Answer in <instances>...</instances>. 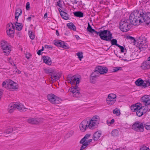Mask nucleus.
<instances>
[{
    "mask_svg": "<svg viewBox=\"0 0 150 150\" xmlns=\"http://www.w3.org/2000/svg\"><path fill=\"white\" fill-rule=\"evenodd\" d=\"M149 61L148 60L142 63L141 65V67L144 70L149 69L150 68V63L149 62Z\"/></svg>",
    "mask_w": 150,
    "mask_h": 150,
    "instance_id": "20",
    "label": "nucleus"
},
{
    "mask_svg": "<svg viewBox=\"0 0 150 150\" xmlns=\"http://www.w3.org/2000/svg\"><path fill=\"white\" fill-rule=\"evenodd\" d=\"M108 71V68L105 67L98 66L96 67L94 71L98 75L100 74H103L106 73Z\"/></svg>",
    "mask_w": 150,
    "mask_h": 150,
    "instance_id": "13",
    "label": "nucleus"
},
{
    "mask_svg": "<svg viewBox=\"0 0 150 150\" xmlns=\"http://www.w3.org/2000/svg\"><path fill=\"white\" fill-rule=\"evenodd\" d=\"M147 16L148 17V19L150 20V13L149 12H147Z\"/></svg>",
    "mask_w": 150,
    "mask_h": 150,
    "instance_id": "59",
    "label": "nucleus"
},
{
    "mask_svg": "<svg viewBox=\"0 0 150 150\" xmlns=\"http://www.w3.org/2000/svg\"><path fill=\"white\" fill-rule=\"evenodd\" d=\"M77 55L80 61H81V59L83 58L82 52H79L77 53Z\"/></svg>",
    "mask_w": 150,
    "mask_h": 150,
    "instance_id": "36",
    "label": "nucleus"
},
{
    "mask_svg": "<svg viewBox=\"0 0 150 150\" xmlns=\"http://www.w3.org/2000/svg\"><path fill=\"white\" fill-rule=\"evenodd\" d=\"M14 31H13V33L12 34L11 33V32H10L9 33H7L8 35L10 37H13L14 36Z\"/></svg>",
    "mask_w": 150,
    "mask_h": 150,
    "instance_id": "50",
    "label": "nucleus"
},
{
    "mask_svg": "<svg viewBox=\"0 0 150 150\" xmlns=\"http://www.w3.org/2000/svg\"><path fill=\"white\" fill-rule=\"evenodd\" d=\"M30 3L29 2H28L26 3V8L27 10H28L30 8Z\"/></svg>",
    "mask_w": 150,
    "mask_h": 150,
    "instance_id": "53",
    "label": "nucleus"
},
{
    "mask_svg": "<svg viewBox=\"0 0 150 150\" xmlns=\"http://www.w3.org/2000/svg\"><path fill=\"white\" fill-rule=\"evenodd\" d=\"M113 112L114 114H116L117 115H119L120 113V110L117 108L113 110Z\"/></svg>",
    "mask_w": 150,
    "mask_h": 150,
    "instance_id": "37",
    "label": "nucleus"
},
{
    "mask_svg": "<svg viewBox=\"0 0 150 150\" xmlns=\"http://www.w3.org/2000/svg\"><path fill=\"white\" fill-rule=\"evenodd\" d=\"M116 96L115 94L110 93L109 94L106 99L107 103L110 105L114 104L116 101Z\"/></svg>",
    "mask_w": 150,
    "mask_h": 150,
    "instance_id": "11",
    "label": "nucleus"
},
{
    "mask_svg": "<svg viewBox=\"0 0 150 150\" xmlns=\"http://www.w3.org/2000/svg\"><path fill=\"white\" fill-rule=\"evenodd\" d=\"M142 102L144 106H147L150 104V96L149 95H145L143 96L141 98Z\"/></svg>",
    "mask_w": 150,
    "mask_h": 150,
    "instance_id": "15",
    "label": "nucleus"
},
{
    "mask_svg": "<svg viewBox=\"0 0 150 150\" xmlns=\"http://www.w3.org/2000/svg\"><path fill=\"white\" fill-rule=\"evenodd\" d=\"M3 51V52L4 53L5 55H8L11 51L10 47L8 46H7L5 47L4 48H2Z\"/></svg>",
    "mask_w": 150,
    "mask_h": 150,
    "instance_id": "25",
    "label": "nucleus"
},
{
    "mask_svg": "<svg viewBox=\"0 0 150 150\" xmlns=\"http://www.w3.org/2000/svg\"><path fill=\"white\" fill-rule=\"evenodd\" d=\"M90 134H86L85 137H84V139H85L87 140V139H88L89 137L90 136Z\"/></svg>",
    "mask_w": 150,
    "mask_h": 150,
    "instance_id": "57",
    "label": "nucleus"
},
{
    "mask_svg": "<svg viewBox=\"0 0 150 150\" xmlns=\"http://www.w3.org/2000/svg\"><path fill=\"white\" fill-rule=\"evenodd\" d=\"M98 76V75L95 73L94 71L91 75L90 78V81L91 83H94L95 82L96 78Z\"/></svg>",
    "mask_w": 150,
    "mask_h": 150,
    "instance_id": "22",
    "label": "nucleus"
},
{
    "mask_svg": "<svg viewBox=\"0 0 150 150\" xmlns=\"http://www.w3.org/2000/svg\"><path fill=\"white\" fill-rule=\"evenodd\" d=\"M127 38L132 40H133L134 42L135 41V40L134 38L131 36H128L127 37Z\"/></svg>",
    "mask_w": 150,
    "mask_h": 150,
    "instance_id": "54",
    "label": "nucleus"
},
{
    "mask_svg": "<svg viewBox=\"0 0 150 150\" xmlns=\"http://www.w3.org/2000/svg\"><path fill=\"white\" fill-rule=\"evenodd\" d=\"M101 135V133L99 132H95L93 135V139L94 140H97L100 138Z\"/></svg>",
    "mask_w": 150,
    "mask_h": 150,
    "instance_id": "26",
    "label": "nucleus"
},
{
    "mask_svg": "<svg viewBox=\"0 0 150 150\" xmlns=\"http://www.w3.org/2000/svg\"><path fill=\"white\" fill-rule=\"evenodd\" d=\"M90 126L92 127V126L88 120L87 119L83 121L80 124L79 126L80 129L82 132L85 131L88 128L91 129H94L93 127H91Z\"/></svg>",
    "mask_w": 150,
    "mask_h": 150,
    "instance_id": "7",
    "label": "nucleus"
},
{
    "mask_svg": "<svg viewBox=\"0 0 150 150\" xmlns=\"http://www.w3.org/2000/svg\"><path fill=\"white\" fill-rule=\"evenodd\" d=\"M147 42V40L144 37H140L138 39V42H140L139 46L140 49H141V48H143L142 47L143 45H145V44Z\"/></svg>",
    "mask_w": 150,
    "mask_h": 150,
    "instance_id": "18",
    "label": "nucleus"
},
{
    "mask_svg": "<svg viewBox=\"0 0 150 150\" xmlns=\"http://www.w3.org/2000/svg\"><path fill=\"white\" fill-rule=\"evenodd\" d=\"M47 13H46L45 14H44V18H47Z\"/></svg>",
    "mask_w": 150,
    "mask_h": 150,
    "instance_id": "63",
    "label": "nucleus"
},
{
    "mask_svg": "<svg viewBox=\"0 0 150 150\" xmlns=\"http://www.w3.org/2000/svg\"><path fill=\"white\" fill-rule=\"evenodd\" d=\"M61 42L59 40L55 41L54 44L57 46L60 47L61 46Z\"/></svg>",
    "mask_w": 150,
    "mask_h": 150,
    "instance_id": "45",
    "label": "nucleus"
},
{
    "mask_svg": "<svg viewBox=\"0 0 150 150\" xmlns=\"http://www.w3.org/2000/svg\"><path fill=\"white\" fill-rule=\"evenodd\" d=\"M140 150H150V149L144 145H143L140 148Z\"/></svg>",
    "mask_w": 150,
    "mask_h": 150,
    "instance_id": "44",
    "label": "nucleus"
},
{
    "mask_svg": "<svg viewBox=\"0 0 150 150\" xmlns=\"http://www.w3.org/2000/svg\"><path fill=\"white\" fill-rule=\"evenodd\" d=\"M61 0H59V1L57 2V5L59 6V7L62 8V4H61Z\"/></svg>",
    "mask_w": 150,
    "mask_h": 150,
    "instance_id": "51",
    "label": "nucleus"
},
{
    "mask_svg": "<svg viewBox=\"0 0 150 150\" xmlns=\"http://www.w3.org/2000/svg\"><path fill=\"white\" fill-rule=\"evenodd\" d=\"M86 142V139H84V137H83V139H82L80 141V144H84V143Z\"/></svg>",
    "mask_w": 150,
    "mask_h": 150,
    "instance_id": "52",
    "label": "nucleus"
},
{
    "mask_svg": "<svg viewBox=\"0 0 150 150\" xmlns=\"http://www.w3.org/2000/svg\"><path fill=\"white\" fill-rule=\"evenodd\" d=\"M135 84L138 86H141L144 88H145L150 86V82L148 80H143L139 78L135 82Z\"/></svg>",
    "mask_w": 150,
    "mask_h": 150,
    "instance_id": "10",
    "label": "nucleus"
},
{
    "mask_svg": "<svg viewBox=\"0 0 150 150\" xmlns=\"http://www.w3.org/2000/svg\"><path fill=\"white\" fill-rule=\"evenodd\" d=\"M74 132L73 131H71L66 135L67 137H69L72 136L74 134Z\"/></svg>",
    "mask_w": 150,
    "mask_h": 150,
    "instance_id": "43",
    "label": "nucleus"
},
{
    "mask_svg": "<svg viewBox=\"0 0 150 150\" xmlns=\"http://www.w3.org/2000/svg\"><path fill=\"white\" fill-rule=\"evenodd\" d=\"M16 109H17L18 110L21 112L25 111H26L27 108H25L23 105L21 103H16Z\"/></svg>",
    "mask_w": 150,
    "mask_h": 150,
    "instance_id": "17",
    "label": "nucleus"
},
{
    "mask_svg": "<svg viewBox=\"0 0 150 150\" xmlns=\"http://www.w3.org/2000/svg\"><path fill=\"white\" fill-rule=\"evenodd\" d=\"M64 44V42H61V46H60V47H63V44Z\"/></svg>",
    "mask_w": 150,
    "mask_h": 150,
    "instance_id": "64",
    "label": "nucleus"
},
{
    "mask_svg": "<svg viewBox=\"0 0 150 150\" xmlns=\"http://www.w3.org/2000/svg\"><path fill=\"white\" fill-rule=\"evenodd\" d=\"M2 86L11 91L18 88L17 84L10 79L4 81L2 83Z\"/></svg>",
    "mask_w": 150,
    "mask_h": 150,
    "instance_id": "4",
    "label": "nucleus"
},
{
    "mask_svg": "<svg viewBox=\"0 0 150 150\" xmlns=\"http://www.w3.org/2000/svg\"><path fill=\"white\" fill-rule=\"evenodd\" d=\"M6 30L7 33H9L10 32H11V33H12V34L13 33V31H14V28L13 25L12 23H10L8 24Z\"/></svg>",
    "mask_w": 150,
    "mask_h": 150,
    "instance_id": "21",
    "label": "nucleus"
},
{
    "mask_svg": "<svg viewBox=\"0 0 150 150\" xmlns=\"http://www.w3.org/2000/svg\"><path fill=\"white\" fill-rule=\"evenodd\" d=\"M60 14L62 18L65 20H68L69 17L67 16V14L63 11H61L60 12Z\"/></svg>",
    "mask_w": 150,
    "mask_h": 150,
    "instance_id": "30",
    "label": "nucleus"
},
{
    "mask_svg": "<svg viewBox=\"0 0 150 150\" xmlns=\"http://www.w3.org/2000/svg\"><path fill=\"white\" fill-rule=\"evenodd\" d=\"M122 67H115V68L113 69V72H116L117 71L121 70Z\"/></svg>",
    "mask_w": 150,
    "mask_h": 150,
    "instance_id": "46",
    "label": "nucleus"
},
{
    "mask_svg": "<svg viewBox=\"0 0 150 150\" xmlns=\"http://www.w3.org/2000/svg\"><path fill=\"white\" fill-rule=\"evenodd\" d=\"M15 104H10L8 105V110L10 113H11L13 112L14 110L16 109Z\"/></svg>",
    "mask_w": 150,
    "mask_h": 150,
    "instance_id": "23",
    "label": "nucleus"
},
{
    "mask_svg": "<svg viewBox=\"0 0 150 150\" xmlns=\"http://www.w3.org/2000/svg\"><path fill=\"white\" fill-rule=\"evenodd\" d=\"M75 37L77 40H79L80 38L79 37L78 35H75Z\"/></svg>",
    "mask_w": 150,
    "mask_h": 150,
    "instance_id": "62",
    "label": "nucleus"
},
{
    "mask_svg": "<svg viewBox=\"0 0 150 150\" xmlns=\"http://www.w3.org/2000/svg\"><path fill=\"white\" fill-rule=\"evenodd\" d=\"M74 14L75 16L79 17H82L83 16V13L80 11L75 12Z\"/></svg>",
    "mask_w": 150,
    "mask_h": 150,
    "instance_id": "31",
    "label": "nucleus"
},
{
    "mask_svg": "<svg viewBox=\"0 0 150 150\" xmlns=\"http://www.w3.org/2000/svg\"><path fill=\"white\" fill-rule=\"evenodd\" d=\"M114 122V120L112 119L110 121H109L108 120H107V122L108 125H110V124H113Z\"/></svg>",
    "mask_w": 150,
    "mask_h": 150,
    "instance_id": "49",
    "label": "nucleus"
},
{
    "mask_svg": "<svg viewBox=\"0 0 150 150\" xmlns=\"http://www.w3.org/2000/svg\"><path fill=\"white\" fill-rule=\"evenodd\" d=\"M136 18L138 19V21H139V20L141 19L142 14L139 13L138 11H136L133 12Z\"/></svg>",
    "mask_w": 150,
    "mask_h": 150,
    "instance_id": "28",
    "label": "nucleus"
},
{
    "mask_svg": "<svg viewBox=\"0 0 150 150\" xmlns=\"http://www.w3.org/2000/svg\"><path fill=\"white\" fill-rule=\"evenodd\" d=\"M143 123L137 122L134 123L132 126V129L138 132H143L144 131Z\"/></svg>",
    "mask_w": 150,
    "mask_h": 150,
    "instance_id": "12",
    "label": "nucleus"
},
{
    "mask_svg": "<svg viewBox=\"0 0 150 150\" xmlns=\"http://www.w3.org/2000/svg\"><path fill=\"white\" fill-rule=\"evenodd\" d=\"M118 133V130L115 129L112 131L111 132V134L113 136H117Z\"/></svg>",
    "mask_w": 150,
    "mask_h": 150,
    "instance_id": "42",
    "label": "nucleus"
},
{
    "mask_svg": "<svg viewBox=\"0 0 150 150\" xmlns=\"http://www.w3.org/2000/svg\"><path fill=\"white\" fill-rule=\"evenodd\" d=\"M13 131V128L11 127L9 128L6 129L4 132L5 134L4 136L6 137L8 136L7 134L11 133Z\"/></svg>",
    "mask_w": 150,
    "mask_h": 150,
    "instance_id": "32",
    "label": "nucleus"
},
{
    "mask_svg": "<svg viewBox=\"0 0 150 150\" xmlns=\"http://www.w3.org/2000/svg\"><path fill=\"white\" fill-rule=\"evenodd\" d=\"M1 47L2 48H4L5 47L8 46L7 45V42L5 40H2L1 42Z\"/></svg>",
    "mask_w": 150,
    "mask_h": 150,
    "instance_id": "33",
    "label": "nucleus"
},
{
    "mask_svg": "<svg viewBox=\"0 0 150 150\" xmlns=\"http://www.w3.org/2000/svg\"><path fill=\"white\" fill-rule=\"evenodd\" d=\"M112 45H115L118 46L119 45L117 43V40L115 39H113L110 41Z\"/></svg>",
    "mask_w": 150,
    "mask_h": 150,
    "instance_id": "35",
    "label": "nucleus"
},
{
    "mask_svg": "<svg viewBox=\"0 0 150 150\" xmlns=\"http://www.w3.org/2000/svg\"><path fill=\"white\" fill-rule=\"evenodd\" d=\"M62 48L66 49H68L69 48V47L68 45H66L64 43V44H63Z\"/></svg>",
    "mask_w": 150,
    "mask_h": 150,
    "instance_id": "56",
    "label": "nucleus"
},
{
    "mask_svg": "<svg viewBox=\"0 0 150 150\" xmlns=\"http://www.w3.org/2000/svg\"><path fill=\"white\" fill-rule=\"evenodd\" d=\"M92 141V139H89L88 140H86V142L88 143V144L89 143H90V142H91Z\"/></svg>",
    "mask_w": 150,
    "mask_h": 150,
    "instance_id": "60",
    "label": "nucleus"
},
{
    "mask_svg": "<svg viewBox=\"0 0 150 150\" xmlns=\"http://www.w3.org/2000/svg\"><path fill=\"white\" fill-rule=\"evenodd\" d=\"M67 81L72 85H75L74 86H72L71 89V91L72 93L73 97L77 98L80 97L81 95L79 91V88L78 87L80 82L79 78L76 76H69Z\"/></svg>",
    "mask_w": 150,
    "mask_h": 150,
    "instance_id": "1",
    "label": "nucleus"
},
{
    "mask_svg": "<svg viewBox=\"0 0 150 150\" xmlns=\"http://www.w3.org/2000/svg\"><path fill=\"white\" fill-rule=\"evenodd\" d=\"M41 52L42 51H41L40 50H38L37 52V54L39 55H40L41 54Z\"/></svg>",
    "mask_w": 150,
    "mask_h": 150,
    "instance_id": "61",
    "label": "nucleus"
},
{
    "mask_svg": "<svg viewBox=\"0 0 150 150\" xmlns=\"http://www.w3.org/2000/svg\"><path fill=\"white\" fill-rule=\"evenodd\" d=\"M144 127L148 130H150V123H146L144 124Z\"/></svg>",
    "mask_w": 150,
    "mask_h": 150,
    "instance_id": "39",
    "label": "nucleus"
},
{
    "mask_svg": "<svg viewBox=\"0 0 150 150\" xmlns=\"http://www.w3.org/2000/svg\"><path fill=\"white\" fill-rule=\"evenodd\" d=\"M128 20L121 21L119 23V27L120 30L122 32H127L131 28V24L129 23Z\"/></svg>",
    "mask_w": 150,
    "mask_h": 150,
    "instance_id": "6",
    "label": "nucleus"
},
{
    "mask_svg": "<svg viewBox=\"0 0 150 150\" xmlns=\"http://www.w3.org/2000/svg\"><path fill=\"white\" fill-rule=\"evenodd\" d=\"M44 62L48 65H50L52 63L51 60L50 58L47 56H44L43 57Z\"/></svg>",
    "mask_w": 150,
    "mask_h": 150,
    "instance_id": "24",
    "label": "nucleus"
},
{
    "mask_svg": "<svg viewBox=\"0 0 150 150\" xmlns=\"http://www.w3.org/2000/svg\"><path fill=\"white\" fill-rule=\"evenodd\" d=\"M45 48H47V49H52L53 48V47L51 45H45Z\"/></svg>",
    "mask_w": 150,
    "mask_h": 150,
    "instance_id": "48",
    "label": "nucleus"
},
{
    "mask_svg": "<svg viewBox=\"0 0 150 150\" xmlns=\"http://www.w3.org/2000/svg\"><path fill=\"white\" fill-rule=\"evenodd\" d=\"M129 21L131 24L134 25V22L135 23H137L138 19L136 18L133 12L129 16ZM134 25H135V24H134Z\"/></svg>",
    "mask_w": 150,
    "mask_h": 150,
    "instance_id": "19",
    "label": "nucleus"
},
{
    "mask_svg": "<svg viewBox=\"0 0 150 150\" xmlns=\"http://www.w3.org/2000/svg\"><path fill=\"white\" fill-rule=\"evenodd\" d=\"M67 25L68 28L71 30L76 31V28L75 26L72 23H69L67 24Z\"/></svg>",
    "mask_w": 150,
    "mask_h": 150,
    "instance_id": "29",
    "label": "nucleus"
},
{
    "mask_svg": "<svg viewBox=\"0 0 150 150\" xmlns=\"http://www.w3.org/2000/svg\"><path fill=\"white\" fill-rule=\"evenodd\" d=\"M121 50V52H124V51H125V49L124 47L122 46H121L119 45L117 46Z\"/></svg>",
    "mask_w": 150,
    "mask_h": 150,
    "instance_id": "47",
    "label": "nucleus"
},
{
    "mask_svg": "<svg viewBox=\"0 0 150 150\" xmlns=\"http://www.w3.org/2000/svg\"><path fill=\"white\" fill-rule=\"evenodd\" d=\"M29 37L31 39H34L35 38V35L34 34V33L33 32H31L29 34Z\"/></svg>",
    "mask_w": 150,
    "mask_h": 150,
    "instance_id": "41",
    "label": "nucleus"
},
{
    "mask_svg": "<svg viewBox=\"0 0 150 150\" xmlns=\"http://www.w3.org/2000/svg\"><path fill=\"white\" fill-rule=\"evenodd\" d=\"M22 10L21 9H18L16 10V11L15 13V15H18L20 14V16L21 14Z\"/></svg>",
    "mask_w": 150,
    "mask_h": 150,
    "instance_id": "40",
    "label": "nucleus"
},
{
    "mask_svg": "<svg viewBox=\"0 0 150 150\" xmlns=\"http://www.w3.org/2000/svg\"><path fill=\"white\" fill-rule=\"evenodd\" d=\"M48 100L52 103L54 104H58L61 100L53 94H48L47 96Z\"/></svg>",
    "mask_w": 150,
    "mask_h": 150,
    "instance_id": "9",
    "label": "nucleus"
},
{
    "mask_svg": "<svg viewBox=\"0 0 150 150\" xmlns=\"http://www.w3.org/2000/svg\"><path fill=\"white\" fill-rule=\"evenodd\" d=\"M87 119L92 126V127L91 126L90 127H93V129H95L97 127L98 124L99 123L100 118L98 116L96 115L91 119L90 118Z\"/></svg>",
    "mask_w": 150,
    "mask_h": 150,
    "instance_id": "8",
    "label": "nucleus"
},
{
    "mask_svg": "<svg viewBox=\"0 0 150 150\" xmlns=\"http://www.w3.org/2000/svg\"><path fill=\"white\" fill-rule=\"evenodd\" d=\"M16 15V16H15V19H16V21H17H17H18V17L20 16V14H18V15Z\"/></svg>",
    "mask_w": 150,
    "mask_h": 150,
    "instance_id": "58",
    "label": "nucleus"
},
{
    "mask_svg": "<svg viewBox=\"0 0 150 150\" xmlns=\"http://www.w3.org/2000/svg\"><path fill=\"white\" fill-rule=\"evenodd\" d=\"M43 119L39 118H30L27 120V122L29 123L33 124H38L42 122Z\"/></svg>",
    "mask_w": 150,
    "mask_h": 150,
    "instance_id": "14",
    "label": "nucleus"
},
{
    "mask_svg": "<svg viewBox=\"0 0 150 150\" xmlns=\"http://www.w3.org/2000/svg\"><path fill=\"white\" fill-rule=\"evenodd\" d=\"M94 29H92L91 25L89 23H88V26L87 28V30L89 32L91 33H93Z\"/></svg>",
    "mask_w": 150,
    "mask_h": 150,
    "instance_id": "34",
    "label": "nucleus"
},
{
    "mask_svg": "<svg viewBox=\"0 0 150 150\" xmlns=\"http://www.w3.org/2000/svg\"><path fill=\"white\" fill-rule=\"evenodd\" d=\"M148 109V107L142 106L140 103H137L131 106V109L132 111L136 112L137 115L138 117H141L146 113Z\"/></svg>",
    "mask_w": 150,
    "mask_h": 150,
    "instance_id": "2",
    "label": "nucleus"
},
{
    "mask_svg": "<svg viewBox=\"0 0 150 150\" xmlns=\"http://www.w3.org/2000/svg\"><path fill=\"white\" fill-rule=\"evenodd\" d=\"M150 19H148V17L147 16V13L145 14H142L141 19L139 20V22L142 23L143 22H146L147 24L150 23Z\"/></svg>",
    "mask_w": 150,
    "mask_h": 150,
    "instance_id": "16",
    "label": "nucleus"
},
{
    "mask_svg": "<svg viewBox=\"0 0 150 150\" xmlns=\"http://www.w3.org/2000/svg\"><path fill=\"white\" fill-rule=\"evenodd\" d=\"M45 72L47 74H51L49 75V77L51 78V80L53 81H56L58 80L61 75L60 74L56 72L51 69H44Z\"/></svg>",
    "mask_w": 150,
    "mask_h": 150,
    "instance_id": "5",
    "label": "nucleus"
},
{
    "mask_svg": "<svg viewBox=\"0 0 150 150\" xmlns=\"http://www.w3.org/2000/svg\"><path fill=\"white\" fill-rule=\"evenodd\" d=\"M88 145V144L87 142H85L84 144H83L80 148V150H83L87 147Z\"/></svg>",
    "mask_w": 150,
    "mask_h": 150,
    "instance_id": "38",
    "label": "nucleus"
},
{
    "mask_svg": "<svg viewBox=\"0 0 150 150\" xmlns=\"http://www.w3.org/2000/svg\"><path fill=\"white\" fill-rule=\"evenodd\" d=\"M15 24L16 25V30L20 31L22 30L23 27L22 23H18L17 21H16Z\"/></svg>",
    "mask_w": 150,
    "mask_h": 150,
    "instance_id": "27",
    "label": "nucleus"
},
{
    "mask_svg": "<svg viewBox=\"0 0 150 150\" xmlns=\"http://www.w3.org/2000/svg\"><path fill=\"white\" fill-rule=\"evenodd\" d=\"M93 33H95L98 35L101 40L105 41L110 42L113 38L112 34L110 31L108 30H100L99 32L96 31L94 30Z\"/></svg>",
    "mask_w": 150,
    "mask_h": 150,
    "instance_id": "3",
    "label": "nucleus"
},
{
    "mask_svg": "<svg viewBox=\"0 0 150 150\" xmlns=\"http://www.w3.org/2000/svg\"><path fill=\"white\" fill-rule=\"evenodd\" d=\"M31 56V55L29 53H28L26 54V57L28 59H29Z\"/></svg>",
    "mask_w": 150,
    "mask_h": 150,
    "instance_id": "55",
    "label": "nucleus"
}]
</instances>
